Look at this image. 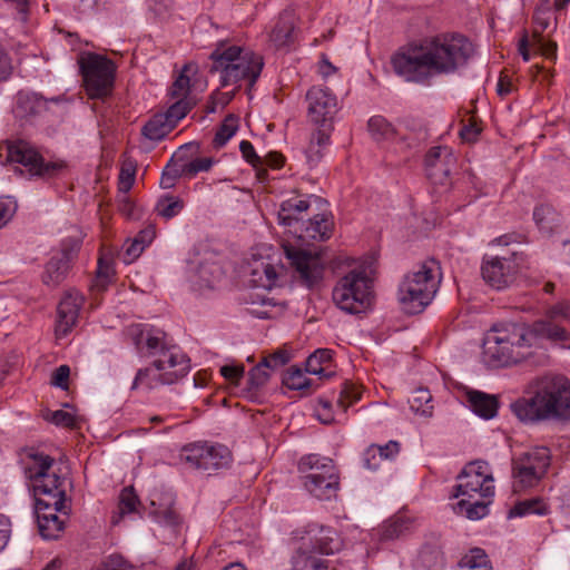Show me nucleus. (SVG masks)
I'll return each mask as SVG.
<instances>
[{"label":"nucleus","instance_id":"f257e3e1","mask_svg":"<svg viewBox=\"0 0 570 570\" xmlns=\"http://www.w3.org/2000/svg\"><path fill=\"white\" fill-rule=\"evenodd\" d=\"M474 53L472 42L460 33L426 38L392 57L394 71L406 81L425 82L436 75L463 68Z\"/></svg>","mask_w":570,"mask_h":570},{"label":"nucleus","instance_id":"f03ea898","mask_svg":"<svg viewBox=\"0 0 570 570\" xmlns=\"http://www.w3.org/2000/svg\"><path fill=\"white\" fill-rule=\"evenodd\" d=\"M568 338L566 328L550 321L497 324L483 338L482 357L485 364L493 367L519 365L532 358L544 340Z\"/></svg>","mask_w":570,"mask_h":570},{"label":"nucleus","instance_id":"7ed1b4c3","mask_svg":"<svg viewBox=\"0 0 570 570\" xmlns=\"http://www.w3.org/2000/svg\"><path fill=\"white\" fill-rule=\"evenodd\" d=\"M524 423L570 420V381L563 375L544 374L532 379L524 396L510 405Z\"/></svg>","mask_w":570,"mask_h":570},{"label":"nucleus","instance_id":"20e7f679","mask_svg":"<svg viewBox=\"0 0 570 570\" xmlns=\"http://www.w3.org/2000/svg\"><path fill=\"white\" fill-rule=\"evenodd\" d=\"M209 58L213 61L210 72L219 73L223 87H239L242 81L253 87L264 66L259 55L236 45L219 43Z\"/></svg>","mask_w":570,"mask_h":570},{"label":"nucleus","instance_id":"39448f33","mask_svg":"<svg viewBox=\"0 0 570 570\" xmlns=\"http://www.w3.org/2000/svg\"><path fill=\"white\" fill-rule=\"evenodd\" d=\"M442 279L441 266L435 259H426L404 275L397 297L407 314L421 313L434 298Z\"/></svg>","mask_w":570,"mask_h":570},{"label":"nucleus","instance_id":"423d86ee","mask_svg":"<svg viewBox=\"0 0 570 570\" xmlns=\"http://www.w3.org/2000/svg\"><path fill=\"white\" fill-rule=\"evenodd\" d=\"M23 472L32 483L36 503L40 501L62 504L66 502L67 487L70 482L53 469L55 460L36 449L24 451L21 459Z\"/></svg>","mask_w":570,"mask_h":570},{"label":"nucleus","instance_id":"0eeeda50","mask_svg":"<svg viewBox=\"0 0 570 570\" xmlns=\"http://www.w3.org/2000/svg\"><path fill=\"white\" fill-rule=\"evenodd\" d=\"M342 541L330 528L312 524L296 542L291 557L292 570H328V564L318 554L340 551Z\"/></svg>","mask_w":570,"mask_h":570},{"label":"nucleus","instance_id":"6e6552de","mask_svg":"<svg viewBox=\"0 0 570 570\" xmlns=\"http://www.w3.org/2000/svg\"><path fill=\"white\" fill-rule=\"evenodd\" d=\"M334 304L347 314L365 312L373 301V281L363 267L344 275L333 288Z\"/></svg>","mask_w":570,"mask_h":570},{"label":"nucleus","instance_id":"1a4fd4ad","mask_svg":"<svg viewBox=\"0 0 570 570\" xmlns=\"http://www.w3.org/2000/svg\"><path fill=\"white\" fill-rule=\"evenodd\" d=\"M79 66L86 91L90 98H105L110 95L116 71L111 60L88 52L79 58Z\"/></svg>","mask_w":570,"mask_h":570},{"label":"nucleus","instance_id":"9d476101","mask_svg":"<svg viewBox=\"0 0 570 570\" xmlns=\"http://www.w3.org/2000/svg\"><path fill=\"white\" fill-rule=\"evenodd\" d=\"M458 479L460 482L455 487V497L493 499L494 479L488 462L478 460L468 463Z\"/></svg>","mask_w":570,"mask_h":570},{"label":"nucleus","instance_id":"9b49d317","mask_svg":"<svg viewBox=\"0 0 570 570\" xmlns=\"http://www.w3.org/2000/svg\"><path fill=\"white\" fill-rule=\"evenodd\" d=\"M550 465V452L547 448H535L522 454L512 463L514 489L535 487L546 475Z\"/></svg>","mask_w":570,"mask_h":570},{"label":"nucleus","instance_id":"f8f14e48","mask_svg":"<svg viewBox=\"0 0 570 570\" xmlns=\"http://www.w3.org/2000/svg\"><path fill=\"white\" fill-rule=\"evenodd\" d=\"M179 458L190 469L212 471L227 466L230 452L222 444L193 443L181 449Z\"/></svg>","mask_w":570,"mask_h":570},{"label":"nucleus","instance_id":"ddd939ff","mask_svg":"<svg viewBox=\"0 0 570 570\" xmlns=\"http://www.w3.org/2000/svg\"><path fill=\"white\" fill-rule=\"evenodd\" d=\"M8 160L21 164L32 176L40 177H53L65 167L62 161L45 163L38 151L23 140L8 145Z\"/></svg>","mask_w":570,"mask_h":570},{"label":"nucleus","instance_id":"4468645a","mask_svg":"<svg viewBox=\"0 0 570 570\" xmlns=\"http://www.w3.org/2000/svg\"><path fill=\"white\" fill-rule=\"evenodd\" d=\"M284 250L296 277L304 286L311 288L322 281L325 264L320 254L291 245H285Z\"/></svg>","mask_w":570,"mask_h":570},{"label":"nucleus","instance_id":"2eb2a0df","mask_svg":"<svg viewBox=\"0 0 570 570\" xmlns=\"http://www.w3.org/2000/svg\"><path fill=\"white\" fill-rule=\"evenodd\" d=\"M70 507L53 504L51 502L40 501L35 504L38 529L40 535L46 540L58 539L65 530L66 519L68 518Z\"/></svg>","mask_w":570,"mask_h":570},{"label":"nucleus","instance_id":"dca6fc26","mask_svg":"<svg viewBox=\"0 0 570 570\" xmlns=\"http://www.w3.org/2000/svg\"><path fill=\"white\" fill-rule=\"evenodd\" d=\"M307 115L312 122L322 127L331 126L337 111V99L330 89L312 87L306 94Z\"/></svg>","mask_w":570,"mask_h":570},{"label":"nucleus","instance_id":"f3484780","mask_svg":"<svg viewBox=\"0 0 570 570\" xmlns=\"http://www.w3.org/2000/svg\"><path fill=\"white\" fill-rule=\"evenodd\" d=\"M518 272L513 256H485L481 266L483 279L492 287L502 289L509 286Z\"/></svg>","mask_w":570,"mask_h":570},{"label":"nucleus","instance_id":"a211bd4d","mask_svg":"<svg viewBox=\"0 0 570 570\" xmlns=\"http://www.w3.org/2000/svg\"><path fill=\"white\" fill-rule=\"evenodd\" d=\"M154 362L168 385L186 376L190 370L189 358L176 345L161 348Z\"/></svg>","mask_w":570,"mask_h":570},{"label":"nucleus","instance_id":"6ab92c4d","mask_svg":"<svg viewBox=\"0 0 570 570\" xmlns=\"http://www.w3.org/2000/svg\"><path fill=\"white\" fill-rule=\"evenodd\" d=\"M322 204L323 200L315 195L291 197L281 204L278 222L279 224L289 227V232L295 228H299L302 227V223H306L303 218L308 209L313 205L320 207Z\"/></svg>","mask_w":570,"mask_h":570},{"label":"nucleus","instance_id":"aec40b11","mask_svg":"<svg viewBox=\"0 0 570 570\" xmlns=\"http://www.w3.org/2000/svg\"><path fill=\"white\" fill-rule=\"evenodd\" d=\"M455 165L452 149L445 146L433 147L425 156V170L435 185H445Z\"/></svg>","mask_w":570,"mask_h":570},{"label":"nucleus","instance_id":"412c9836","mask_svg":"<svg viewBox=\"0 0 570 570\" xmlns=\"http://www.w3.org/2000/svg\"><path fill=\"white\" fill-rule=\"evenodd\" d=\"M83 297L76 291L65 294L58 305V320L56 324L57 338L66 337L77 324L79 311L82 306Z\"/></svg>","mask_w":570,"mask_h":570},{"label":"nucleus","instance_id":"4be33fe9","mask_svg":"<svg viewBox=\"0 0 570 570\" xmlns=\"http://www.w3.org/2000/svg\"><path fill=\"white\" fill-rule=\"evenodd\" d=\"M148 514L163 527L175 529L180 524V517L175 509V497L171 492H154Z\"/></svg>","mask_w":570,"mask_h":570},{"label":"nucleus","instance_id":"5701e85b","mask_svg":"<svg viewBox=\"0 0 570 570\" xmlns=\"http://www.w3.org/2000/svg\"><path fill=\"white\" fill-rule=\"evenodd\" d=\"M333 223L325 213L315 214L291 233L302 240H325L331 236Z\"/></svg>","mask_w":570,"mask_h":570},{"label":"nucleus","instance_id":"b1692460","mask_svg":"<svg viewBox=\"0 0 570 570\" xmlns=\"http://www.w3.org/2000/svg\"><path fill=\"white\" fill-rule=\"evenodd\" d=\"M298 471L303 474V482L317 480L322 475L337 473L332 459L318 454L303 456L298 462Z\"/></svg>","mask_w":570,"mask_h":570},{"label":"nucleus","instance_id":"393cba45","mask_svg":"<svg viewBox=\"0 0 570 570\" xmlns=\"http://www.w3.org/2000/svg\"><path fill=\"white\" fill-rule=\"evenodd\" d=\"M72 261L71 252H61L60 254L51 257L45 265L42 273V283L49 287H56L65 281L70 269Z\"/></svg>","mask_w":570,"mask_h":570},{"label":"nucleus","instance_id":"a878e982","mask_svg":"<svg viewBox=\"0 0 570 570\" xmlns=\"http://www.w3.org/2000/svg\"><path fill=\"white\" fill-rule=\"evenodd\" d=\"M248 305V313L257 318H275L285 309L284 303L257 292L250 293Z\"/></svg>","mask_w":570,"mask_h":570},{"label":"nucleus","instance_id":"bb28decb","mask_svg":"<svg viewBox=\"0 0 570 570\" xmlns=\"http://www.w3.org/2000/svg\"><path fill=\"white\" fill-rule=\"evenodd\" d=\"M466 402L470 409L484 420L493 419L498 413L499 401L495 395L470 390L466 392Z\"/></svg>","mask_w":570,"mask_h":570},{"label":"nucleus","instance_id":"cd10ccee","mask_svg":"<svg viewBox=\"0 0 570 570\" xmlns=\"http://www.w3.org/2000/svg\"><path fill=\"white\" fill-rule=\"evenodd\" d=\"M46 108V102L36 94L18 92L13 114L20 120H30L32 117L40 115Z\"/></svg>","mask_w":570,"mask_h":570},{"label":"nucleus","instance_id":"c85d7f7f","mask_svg":"<svg viewBox=\"0 0 570 570\" xmlns=\"http://www.w3.org/2000/svg\"><path fill=\"white\" fill-rule=\"evenodd\" d=\"M294 16L291 12H283L269 33V40L276 48H285L294 42Z\"/></svg>","mask_w":570,"mask_h":570},{"label":"nucleus","instance_id":"c756f323","mask_svg":"<svg viewBox=\"0 0 570 570\" xmlns=\"http://www.w3.org/2000/svg\"><path fill=\"white\" fill-rule=\"evenodd\" d=\"M304 487L316 499L331 500L337 495L338 473L322 475L314 481H304Z\"/></svg>","mask_w":570,"mask_h":570},{"label":"nucleus","instance_id":"7c9ffc66","mask_svg":"<svg viewBox=\"0 0 570 570\" xmlns=\"http://www.w3.org/2000/svg\"><path fill=\"white\" fill-rule=\"evenodd\" d=\"M492 499L463 497L454 509L458 514L476 521L488 515Z\"/></svg>","mask_w":570,"mask_h":570},{"label":"nucleus","instance_id":"2f4dec72","mask_svg":"<svg viewBox=\"0 0 570 570\" xmlns=\"http://www.w3.org/2000/svg\"><path fill=\"white\" fill-rule=\"evenodd\" d=\"M533 220L541 233L550 236L559 227L561 219L551 205L540 204L533 209Z\"/></svg>","mask_w":570,"mask_h":570},{"label":"nucleus","instance_id":"473e14b6","mask_svg":"<svg viewBox=\"0 0 570 570\" xmlns=\"http://www.w3.org/2000/svg\"><path fill=\"white\" fill-rule=\"evenodd\" d=\"M276 267L267 262H257L250 272L249 283L256 288L272 289L277 282Z\"/></svg>","mask_w":570,"mask_h":570},{"label":"nucleus","instance_id":"72a5a7b5","mask_svg":"<svg viewBox=\"0 0 570 570\" xmlns=\"http://www.w3.org/2000/svg\"><path fill=\"white\" fill-rule=\"evenodd\" d=\"M444 557L435 544H424L417 556L414 570H443Z\"/></svg>","mask_w":570,"mask_h":570},{"label":"nucleus","instance_id":"f704fd0d","mask_svg":"<svg viewBox=\"0 0 570 570\" xmlns=\"http://www.w3.org/2000/svg\"><path fill=\"white\" fill-rule=\"evenodd\" d=\"M223 276L220 266L216 263L200 264L196 271L193 284L196 289L213 288Z\"/></svg>","mask_w":570,"mask_h":570},{"label":"nucleus","instance_id":"c9c22d12","mask_svg":"<svg viewBox=\"0 0 570 570\" xmlns=\"http://www.w3.org/2000/svg\"><path fill=\"white\" fill-rule=\"evenodd\" d=\"M330 129L331 126H326L312 134L306 149L307 161L311 165H315L321 160L324 149L330 145Z\"/></svg>","mask_w":570,"mask_h":570},{"label":"nucleus","instance_id":"e433bc0d","mask_svg":"<svg viewBox=\"0 0 570 570\" xmlns=\"http://www.w3.org/2000/svg\"><path fill=\"white\" fill-rule=\"evenodd\" d=\"M161 385H168V383H165V379L161 375V372H159L157 365L153 361V363L149 366L140 368L136 373L131 389L136 390L138 387H145L148 390H153Z\"/></svg>","mask_w":570,"mask_h":570},{"label":"nucleus","instance_id":"4c0bfd02","mask_svg":"<svg viewBox=\"0 0 570 570\" xmlns=\"http://www.w3.org/2000/svg\"><path fill=\"white\" fill-rule=\"evenodd\" d=\"M413 529V521L405 515H397L381 528L382 540H394L410 533Z\"/></svg>","mask_w":570,"mask_h":570},{"label":"nucleus","instance_id":"58836bf2","mask_svg":"<svg viewBox=\"0 0 570 570\" xmlns=\"http://www.w3.org/2000/svg\"><path fill=\"white\" fill-rule=\"evenodd\" d=\"M175 127L171 126L167 117L163 114L154 115L144 126L142 134L150 140H160L167 136Z\"/></svg>","mask_w":570,"mask_h":570},{"label":"nucleus","instance_id":"ea45409f","mask_svg":"<svg viewBox=\"0 0 570 570\" xmlns=\"http://www.w3.org/2000/svg\"><path fill=\"white\" fill-rule=\"evenodd\" d=\"M410 409L416 415L430 419L433 415L432 395L428 389H416L409 399Z\"/></svg>","mask_w":570,"mask_h":570},{"label":"nucleus","instance_id":"a19ab883","mask_svg":"<svg viewBox=\"0 0 570 570\" xmlns=\"http://www.w3.org/2000/svg\"><path fill=\"white\" fill-rule=\"evenodd\" d=\"M332 360V351L327 348H320L309 355L305 363V370L313 375H326L330 362Z\"/></svg>","mask_w":570,"mask_h":570},{"label":"nucleus","instance_id":"79ce46f5","mask_svg":"<svg viewBox=\"0 0 570 570\" xmlns=\"http://www.w3.org/2000/svg\"><path fill=\"white\" fill-rule=\"evenodd\" d=\"M371 136L377 140L395 139L397 132L395 128L382 116H373L367 124Z\"/></svg>","mask_w":570,"mask_h":570},{"label":"nucleus","instance_id":"37998d69","mask_svg":"<svg viewBox=\"0 0 570 570\" xmlns=\"http://www.w3.org/2000/svg\"><path fill=\"white\" fill-rule=\"evenodd\" d=\"M548 513L547 503L539 498L524 500L517 503L510 511V517H523L528 514L544 515Z\"/></svg>","mask_w":570,"mask_h":570},{"label":"nucleus","instance_id":"c03bdc74","mask_svg":"<svg viewBox=\"0 0 570 570\" xmlns=\"http://www.w3.org/2000/svg\"><path fill=\"white\" fill-rule=\"evenodd\" d=\"M184 208V202L173 195H163L156 204L157 214L165 219L177 216Z\"/></svg>","mask_w":570,"mask_h":570},{"label":"nucleus","instance_id":"a18cd8bd","mask_svg":"<svg viewBox=\"0 0 570 570\" xmlns=\"http://www.w3.org/2000/svg\"><path fill=\"white\" fill-rule=\"evenodd\" d=\"M238 129V118L229 115L227 116L217 132L215 134L213 144L216 148H220L236 134Z\"/></svg>","mask_w":570,"mask_h":570},{"label":"nucleus","instance_id":"49530a36","mask_svg":"<svg viewBox=\"0 0 570 570\" xmlns=\"http://www.w3.org/2000/svg\"><path fill=\"white\" fill-rule=\"evenodd\" d=\"M112 275L114 268L111 261L106 257H100L98 259L97 273L92 287L98 292L105 291L111 282Z\"/></svg>","mask_w":570,"mask_h":570},{"label":"nucleus","instance_id":"de8ad7c7","mask_svg":"<svg viewBox=\"0 0 570 570\" xmlns=\"http://www.w3.org/2000/svg\"><path fill=\"white\" fill-rule=\"evenodd\" d=\"M460 566L462 570L491 568L487 553L480 548L471 549L469 553L461 559Z\"/></svg>","mask_w":570,"mask_h":570},{"label":"nucleus","instance_id":"09e8293b","mask_svg":"<svg viewBox=\"0 0 570 570\" xmlns=\"http://www.w3.org/2000/svg\"><path fill=\"white\" fill-rule=\"evenodd\" d=\"M190 66H185L178 77L175 79L173 86L170 87V97L174 99H188V94L190 89V78L188 72L190 71Z\"/></svg>","mask_w":570,"mask_h":570},{"label":"nucleus","instance_id":"8fccbe9b","mask_svg":"<svg viewBox=\"0 0 570 570\" xmlns=\"http://www.w3.org/2000/svg\"><path fill=\"white\" fill-rule=\"evenodd\" d=\"M399 452V443L391 441L387 444L383 446H371L365 453H364V465L366 468H372L370 465V456H372L374 460H376V456H379V460L383 459H391Z\"/></svg>","mask_w":570,"mask_h":570},{"label":"nucleus","instance_id":"3c124183","mask_svg":"<svg viewBox=\"0 0 570 570\" xmlns=\"http://www.w3.org/2000/svg\"><path fill=\"white\" fill-rule=\"evenodd\" d=\"M138 502H139L138 498H137L136 493L134 492L132 488L122 489V491L120 492V495H119V504H118L119 517L114 518L112 523H115V524L118 523L119 519L122 515L134 512L136 510Z\"/></svg>","mask_w":570,"mask_h":570},{"label":"nucleus","instance_id":"603ef678","mask_svg":"<svg viewBox=\"0 0 570 570\" xmlns=\"http://www.w3.org/2000/svg\"><path fill=\"white\" fill-rule=\"evenodd\" d=\"M193 104L188 99H177L165 112H163L171 126L177 124L188 114Z\"/></svg>","mask_w":570,"mask_h":570},{"label":"nucleus","instance_id":"864d4df0","mask_svg":"<svg viewBox=\"0 0 570 570\" xmlns=\"http://www.w3.org/2000/svg\"><path fill=\"white\" fill-rule=\"evenodd\" d=\"M283 383L289 390L301 391L309 386V380L301 368L289 367L283 377Z\"/></svg>","mask_w":570,"mask_h":570},{"label":"nucleus","instance_id":"5fc2aeb1","mask_svg":"<svg viewBox=\"0 0 570 570\" xmlns=\"http://www.w3.org/2000/svg\"><path fill=\"white\" fill-rule=\"evenodd\" d=\"M213 164L214 159L212 157L196 158L187 164L181 165V171L186 176L194 177L200 171H208Z\"/></svg>","mask_w":570,"mask_h":570},{"label":"nucleus","instance_id":"6e6d98bb","mask_svg":"<svg viewBox=\"0 0 570 570\" xmlns=\"http://www.w3.org/2000/svg\"><path fill=\"white\" fill-rule=\"evenodd\" d=\"M136 165L132 161H125L119 174V190L127 193L134 185Z\"/></svg>","mask_w":570,"mask_h":570},{"label":"nucleus","instance_id":"4d7b16f0","mask_svg":"<svg viewBox=\"0 0 570 570\" xmlns=\"http://www.w3.org/2000/svg\"><path fill=\"white\" fill-rule=\"evenodd\" d=\"M362 391L354 384H345L338 397V405L346 410L361 400Z\"/></svg>","mask_w":570,"mask_h":570},{"label":"nucleus","instance_id":"13d9d810","mask_svg":"<svg viewBox=\"0 0 570 570\" xmlns=\"http://www.w3.org/2000/svg\"><path fill=\"white\" fill-rule=\"evenodd\" d=\"M17 203L12 198H0V229L12 219L17 212Z\"/></svg>","mask_w":570,"mask_h":570},{"label":"nucleus","instance_id":"bf43d9fd","mask_svg":"<svg viewBox=\"0 0 570 570\" xmlns=\"http://www.w3.org/2000/svg\"><path fill=\"white\" fill-rule=\"evenodd\" d=\"M184 175L181 168H176L175 166L167 165L163 170L160 177V187L164 189L173 188L176 185L177 179Z\"/></svg>","mask_w":570,"mask_h":570},{"label":"nucleus","instance_id":"052dcab7","mask_svg":"<svg viewBox=\"0 0 570 570\" xmlns=\"http://www.w3.org/2000/svg\"><path fill=\"white\" fill-rule=\"evenodd\" d=\"M239 150L243 157L256 169L263 167V158L258 156L252 145V142L247 140H243L239 144Z\"/></svg>","mask_w":570,"mask_h":570},{"label":"nucleus","instance_id":"680f3d73","mask_svg":"<svg viewBox=\"0 0 570 570\" xmlns=\"http://www.w3.org/2000/svg\"><path fill=\"white\" fill-rule=\"evenodd\" d=\"M267 370L268 368L266 365H263V362L252 368L249 372V384L253 387H259L264 385L269 379V373Z\"/></svg>","mask_w":570,"mask_h":570},{"label":"nucleus","instance_id":"e2e57ef3","mask_svg":"<svg viewBox=\"0 0 570 570\" xmlns=\"http://www.w3.org/2000/svg\"><path fill=\"white\" fill-rule=\"evenodd\" d=\"M145 345L148 351V355L153 357H158L159 352L161 348H168L169 346H166L163 342V337L160 336V333L154 335L151 333H147L145 336Z\"/></svg>","mask_w":570,"mask_h":570},{"label":"nucleus","instance_id":"0e129e2a","mask_svg":"<svg viewBox=\"0 0 570 570\" xmlns=\"http://www.w3.org/2000/svg\"><path fill=\"white\" fill-rule=\"evenodd\" d=\"M48 420L56 425L63 428H72L76 424L75 415L63 410L53 411Z\"/></svg>","mask_w":570,"mask_h":570},{"label":"nucleus","instance_id":"69168bd1","mask_svg":"<svg viewBox=\"0 0 570 570\" xmlns=\"http://www.w3.org/2000/svg\"><path fill=\"white\" fill-rule=\"evenodd\" d=\"M289 361V356L284 351H277L263 358V365H266L268 370H276L284 366Z\"/></svg>","mask_w":570,"mask_h":570},{"label":"nucleus","instance_id":"338daca9","mask_svg":"<svg viewBox=\"0 0 570 570\" xmlns=\"http://www.w3.org/2000/svg\"><path fill=\"white\" fill-rule=\"evenodd\" d=\"M481 132V127L473 119H469V122L463 125L460 130V136L465 141H474Z\"/></svg>","mask_w":570,"mask_h":570},{"label":"nucleus","instance_id":"774afa93","mask_svg":"<svg viewBox=\"0 0 570 570\" xmlns=\"http://www.w3.org/2000/svg\"><path fill=\"white\" fill-rule=\"evenodd\" d=\"M99 570H131L130 567L120 558L116 556L109 557L99 568Z\"/></svg>","mask_w":570,"mask_h":570}]
</instances>
